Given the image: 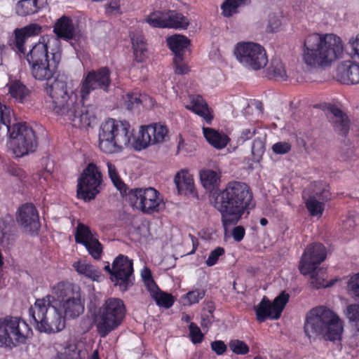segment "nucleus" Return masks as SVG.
I'll use <instances>...</instances> for the list:
<instances>
[{
    "label": "nucleus",
    "mask_w": 359,
    "mask_h": 359,
    "mask_svg": "<svg viewBox=\"0 0 359 359\" xmlns=\"http://www.w3.org/2000/svg\"><path fill=\"white\" fill-rule=\"evenodd\" d=\"M47 107L72 122L76 128L88 127L96 118V107L81 104L74 92L72 81L65 74H58L45 88Z\"/></svg>",
    "instance_id": "f257e3e1"
},
{
    "label": "nucleus",
    "mask_w": 359,
    "mask_h": 359,
    "mask_svg": "<svg viewBox=\"0 0 359 359\" xmlns=\"http://www.w3.org/2000/svg\"><path fill=\"white\" fill-rule=\"evenodd\" d=\"M255 206L249 186L240 181H230L215 201V208L222 215L225 234L231 226L237 224L245 212L248 214Z\"/></svg>",
    "instance_id": "f03ea898"
},
{
    "label": "nucleus",
    "mask_w": 359,
    "mask_h": 359,
    "mask_svg": "<svg viewBox=\"0 0 359 359\" xmlns=\"http://www.w3.org/2000/svg\"><path fill=\"white\" fill-rule=\"evenodd\" d=\"M343 53L341 39L334 34L313 33L304 41L302 59L312 69H325L339 59Z\"/></svg>",
    "instance_id": "7ed1b4c3"
},
{
    "label": "nucleus",
    "mask_w": 359,
    "mask_h": 359,
    "mask_svg": "<svg viewBox=\"0 0 359 359\" xmlns=\"http://www.w3.org/2000/svg\"><path fill=\"white\" fill-rule=\"evenodd\" d=\"M304 330L310 341H334L341 339L344 326L333 310L325 306H318L306 313Z\"/></svg>",
    "instance_id": "20e7f679"
},
{
    "label": "nucleus",
    "mask_w": 359,
    "mask_h": 359,
    "mask_svg": "<svg viewBox=\"0 0 359 359\" xmlns=\"http://www.w3.org/2000/svg\"><path fill=\"white\" fill-rule=\"evenodd\" d=\"M135 137L129 122L108 118L99 131V147L106 154H114L124 148L134 149Z\"/></svg>",
    "instance_id": "39448f33"
},
{
    "label": "nucleus",
    "mask_w": 359,
    "mask_h": 359,
    "mask_svg": "<svg viewBox=\"0 0 359 359\" xmlns=\"http://www.w3.org/2000/svg\"><path fill=\"white\" fill-rule=\"evenodd\" d=\"M35 329L40 332L55 333L65 327L63 313L51 303L50 297L38 299L29 310Z\"/></svg>",
    "instance_id": "423d86ee"
},
{
    "label": "nucleus",
    "mask_w": 359,
    "mask_h": 359,
    "mask_svg": "<svg viewBox=\"0 0 359 359\" xmlns=\"http://www.w3.org/2000/svg\"><path fill=\"white\" fill-rule=\"evenodd\" d=\"M327 255L325 247L320 243H313L306 247L299 262V269L304 276H310V284L314 288L330 286L326 281V271L319 266Z\"/></svg>",
    "instance_id": "0eeeda50"
},
{
    "label": "nucleus",
    "mask_w": 359,
    "mask_h": 359,
    "mask_svg": "<svg viewBox=\"0 0 359 359\" xmlns=\"http://www.w3.org/2000/svg\"><path fill=\"white\" fill-rule=\"evenodd\" d=\"M126 309L123 301L118 298H109L99 308L95 315V323L101 337H105L122 323Z\"/></svg>",
    "instance_id": "6e6552de"
},
{
    "label": "nucleus",
    "mask_w": 359,
    "mask_h": 359,
    "mask_svg": "<svg viewBox=\"0 0 359 359\" xmlns=\"http://www.w3.org/2000/svg\"><path fill=\"white\" fill-rule=\"evenodd\" d=\"M57 296L63 314L69 318L78 317L84 311V299L81 298L79 287L63 282L53 287Z\"/></svg>",
    "instance_id": "1a4fd4ad"
},
{
    "label": "nucleus",
    "mask_w": 359,
    "mask_h": 359,
    "mask_svg": "<svg viewBox=\"0 0 359 359\" xmlns=\"http://www.w3.org/2000/svg\"><path fill=\"white\" fill-rule=\"evenodd\" d=\"M128 199L133 208L145 214L159 212L165 208L159 192L152 187L130 189Z\"/></svg>",
    "instance_id": "9d476101"
},
{
    "label": "nucleus",
    "mask_w": 359,
    "mask_h": 359,
    "mask_svg": "<svg viewBox=\"0 0 359 359\" xmlns=\"http://www.w3.org/2000/svg\"><path fill=\"white\" fill-rule=\"evenodd\" d=\"M10 143L18 157L34 151L38 146L35 132L26 122L13 123Z\"/></svg>",
    "instance_id": "9b49d317"
},
{
    "label": "nucleus",
    "mask_w": 359,
    "mask_h": 359,
    "mask_svg": "<svg viewBox=\"0 0 359 359\" xmlns=\"http://www.w3.org/2000/svg\"><path fill=\"white\" fill-rule=\"evenodd\" d=\"M234 54L240 63L253 70L264 68L268 62L264 48L258 43L252 42L238 43L235 48Z\"/></svg>",
    "instance_id": "f8f14e48"
},
{
    "label": "nucleus",
    "mask_w": 359,
    "mask_h": 359,
    "mask_svg": "<svg viewBox=\"0 0 359 359\" xmlns=\"http://www.w3.org/2000/svg\"><path fill=\"white\" fill-rule=\"evenodd\" d=\"M331 198L328 185L323 184L321 181H315L312 184V190L307 189L303 191V198L310 216L317 219L322 217L325 203Z\"/></svg>",
    "instance_id": "ddd939ff"
},
{
    "label": "nucleus",
    "mask_w": 359,
    "mask_h": 359,
    "mask_svg": "<svg viewBox=\"0 0 359 359\" xmlns=\"http://www.w3.org/2000/svg\"><path fill=\"white\" fill-rule=\"evenodd\" d=\"M111 72L107 67L96 70H90L83 76L80 84V95L82 101L88 97L90 93L95 90H101L108 93L111 83Z\"/></svg>",
    "instance_id": "4468645a"
},
{
    "label": "nucleus",
    "mask_w": 359,
    "mask_h": 359,
    "mask_svg": "<svg viewBox=\"0 0 359 359\" xmlns=\"http://www.w3.org/2000/svg\"><path fill=\"white\" fill-rule=\"evenodd\" d=\"M139 136L135 137L134 149L140 151L151 144L164 142L168 140V130L165 126L154 123L141 126Z\"/></svg>",
    "instance_id": "2eb2a0df"
},
{
    "label": "nucleus",
    "mask_w": 359,
    "mask_h": 359,
    "mask_svg": "<svg viewBox=\"0 0 359 359\" xmlns=\"http://www.w3.org/2000/svg\"><path fill=\"white\" fill-rule=\"evenodd\" d=\"M288 299L289 294L285 292H282L276 297L273 302L264 297L259 304L255 306L257 320L262 323L267 318L271 320L278 319Z\"/></svg>",
    "instance_id": "dca6fc26"
},
{
    "label": "nucleus",
    "mask_w": 359,
    "mask_h": 359,
    "mask_svg": "<svg viewBox=\"0 0 359 359\" xmlns=\"http://www.w3.org/2000/svg\"><path fill=\"white\" fill-rule=\"evenodd\" d=\"M133 272L132 260L119 255L112 263L111 280L124 292L133 284Z\"/></svg>",
    "instance_id": "f3484780"
},
{
    "label": "nucleus",
    "mask_w": 359,
    "mask_h": 359,
    "mask_svg": "<svg viewBox=\"0 0 359 359\" xmlns=\"http://www.w3.org/2000/svg\"><path fill=\"white\" fill-rule=\"evenodd\" d=\"M51 58L29 66L32 76L38 81H46L50 83L51 79H55L57 74L58 65L61 60L59 51L50 53Z\"/></svg>",
    "instance_id": "a211bd4d"
},
{
    "label": "nucleus",
    "mask_w": 359,
    "mask_h": 359,
    "mask_svg": "<svg viewBox=\"0 0 359 359\" xmlns=\"http://www.w3.org/2000/svg\"><path fill=\"white\" fill-rule=\"evenodd\" d=\"M75 241L82 244L88 253L95 259H99L102 252V245L98 240L97 235L88 226L79 223L75 232Z\"/></svg>",
    "instance_id": "6ab92c4d"
},
{
    "label": "nucleus",
    "mask_w": 359,
    "mask_h": 359,
    "mask_svg": "<svg viewBox=\"0 0 359 359\" xmlns=\"http://www.w3.org/2000/svg\"><path fill=\"white\" fill-rule=\"evenodd\" d=\"M16 220L25 231L30 233L36 232L40 227L38 212L30 203L23 204L18 208Z\"/></svg>",
    "instance_id": "aec40b11"
},
{
    "label": "nucleus",
    "mask_w": 359,
    "mask_h": 359,
    "mask_svg": "<svg viewBox=\"0 0 359 359\" xmlns=\"http://www.w3.org/2000/svg\"><path fill=\"white\" fill-rule=\"evenodd\" d=\"M11 348L25 344L32 335L29 325L20 318L11 317Z\"/></svg>",
    "instance_id": "412c9836"
},
{
    "label": "nucleus",
    "mask_w": 359,
    "mask_h": 359,
    "mask_svg": "<svg viewBox=\"0 0 359 359\" xmlns=\"http://www.w3.org/2000/svg\"><path fill=\"white\" fill-rule=\"evenodd\" d=\"M327 110L329 112L327 118L334 130L338 134L346 137L350 130V120L348 116L339 108L333 105L330 106Z\"/></svg>",
    "instance_id": "4be33fe9"
},
{
    "label": "nucleus",
    "mask_w": 359,
    "mask_h": 359,
    "mask_svg": "<svg viewBox=\"0 0 359 359\" xmlns=\"http://www.w3.org/2000/svg\"><path fill=\"white\" fill-rule=\"evenodd\" d=\"M50 39L47 36L41 37L39 41L32 45L31 49L26 55V60L29 66L41 62H46L49 58L48 44Z\"/></svg>",
    "instance_id": "5701e85b"
},
{
    "label": "nucleus",
    "mask_w": 359,
    "mask_h": 359,
    "mask_svg": "<svg viewBox=\"0 0 359 359\" xmlns=\"http://www.w3.org/2000/svg\"><path fill=\"white\" fill-rule=\"evenodd\" d=\"M337 76L344 84H357L359 83V65L346 60L341 63L337 69Z\"/></svg>",
    "instance_id": "b1692460"
},
{
    "label": "nucleus",
    "mask_w": 359,
    "mask_h": 359,
    "mask_svg": "<svg viewBox=\"0 0 359 359\" xmlns=\"http://www.w3.org/2000/svg\"><path fill=\"white\" fill-rule=\"evenodd\" d=\"M53 32L58 38L65 40L76 39L78 32L72 20L67 16H62L55 22Z\"/></svg>",
    "instance_id": "393cba45"
},
{
    "label": "nucleus",
    "mask_w": 359,
    "mask_h": 359,
    "mask_svg": "<svg viewBox=\"0 0 359 359\" xmlns=\"http://www.w3.org/2000/svg\"><path fill=\"white\" fill-rule=\"evenodd\" d=\"M41 31V27L36 24H31L22 29L15 30V46L18 50L25 54V43L32 36L39 34Z\"/></svg>",
    "instance_id": "a878e982"
},
{
    "label": "nucleus",
    "mask_w": 359,
    "mask_h": 359,
    "mask_svg": "<svg viewBox=\"0 0 359 359\" xmlns=\"http://www.w3.org/2000/svg\"><path fill=\"white\" fill-rule=\"evenodd\" d=\"M169 48L174 53V57H186L189 54L190 40L183 35H173L167 39Z\"/></svg>",
    "instance_id": "bb28decb"
},
{
    "label": "nucleus",
    "mask_w": 359,
    "mask_h": 359,
    "mask_svg": "<svg viewBox=\"0 0 359 359\" xmlns=\"http://www.w3.org/2000/svg\"><path fill=\"white\" fill-rule=\"evenodd\" d=\"M102 181H79L77 184V196L84 201L95 198L100 192Z\"/></svg>",
    "instance_id": "cd10ccee"
},
{
    "label": "nucleus",
    "mask_w": 359,
    "mask_h": 359,
    "mask_svg": "<svg viewBox=\"0 0 359 359\" xmlns=\"http://www.w3.org/2000/svg\"><path fill=\"white\" fill-rule=\"evenodd\" d=\"M189 100L190 102L186 106V108L203 117L207 123H210L213 117L210 113L208 104L202 96L199 95H192L189 96Z\"/></svg>",
    "instance_id": "c85d7f7f"
},
{
    "label": "nucleus",
    "mask_w": 359,
    "mask_h": 359,
    "mask_svg": "<svg viewBox=\"0 0 359 359\" xmlns=\"http://www.w3.org/2000/svg\"><path fill=\"white\" fill-rule=\"evenodd\" d=\"M86 351L81 349L72 341H67L61 345L55 359H84Z\"/></svg>",
    "instance_id": "c756f323"
},
{
    "label": "nucleus",
    "mask_w": 359,
    "mask_h": 359,
    "mask_svg": "<svg viewBox=\"0 0 359 359\" xmlns=\"http://www.w3.org/2000/svg\"><path fill=\"white\" fill-rule=\"evenodd\" d=\"M72 267L78 274L92 280L100 281L102 277L101 271L85 259H79L74 262Z\"/></svg>",
    "instance_id": "7c9ffc66"
},
{
    "label": "nucleus",
    "mask_w": 359,
    "mask_h": 359,
    "mask_svg": "<svg viewBox=\"0 0 359 359\" xmlns=\"http://www.w3.org/2000/svg\"><path fill=\"white\" fill-rule=\"evenodd\" d=\"M203 131L204 137L208 143L216 149H221L224 148L229 141V138L226 135L219 133L215 129L203 128Z\"/></svg>",
    "instance_id": "2f4dec72"
},
{
    "label": "nucleus",
    "mask_w": 359,
    "mask_h": 359,
    "mask_svg": "<svg viewBox=\"0 0 359 359\" xmlns=\"http://www.w3.org/2000/svg\"><path fill=\"white\" fill-rule=\"evenodd\" d=\"M266 76L269 79L285 81L287 78L285 65L279 58H273L266 69Z\"/></svg>",
    "instance_id": "473e14b6"
},
{
    "label": "nucleus",
    "mask_w": 359,
    "mask_h": 359,
    "mask_svg": "<svg viewBox=\"0 0 359 359\" xmlns=\"http://www.w3.org/2000/svg\"><path fill=\"white\" fill-rule=\"evenodd\" d=\"M135 60L142 62L147 58V48L144 38L139 34H130Z\"/></svg>",
    "instance_id": "72a5a7b5"
},
{
    "label": "nucleus",
    "mask_w": 359,
    "mask_h": 359,
    "mask_svg": "<svg viewBox=\"0 0 359 359\" xmlns=\"http://www.w3.org/2000/svg\"><path fill=\"white\" fill-rule=\"evenodd\" d=\"M189 25V20L182 13L175 11L165 13V28L187 29Z\"/></svg>",
    "instance_id": "f704fd0d"
},
{
    "label": "nucleus",
    "mask_w": 359,
    "mask_h": 359,
    "mask_svg": "<svg viewBox=\"0 0 359 359\" xmlns=\"http://www.w3.org/2000/svg\"><path fill=\"white\" fill-rule=\"evenodd\" d=\"M11 316L0 318V347L11 348Z\"/></svg>",
    "instance_id": "c9c22d12"
},
{
    "label": "nucleus",
    "mask_w": 359,
    "mask_h": 359,
    "mask_svg": "<svg viewBox=\"0 0 359 359\" xmlns=\"http://www.w3.org/2000/svg\"><path fill=\"white\" fill-rule=\"evenodd\" d=\"M149 293L156 302V304L161 307L169 309L174 304L175 301L173 297L168 293L161 291L158 287H157V289L153 290Z\"/></svg>",
    "instance_id": "e433bc0d"
},
{
    "label": "nucleus",
    "mask_w": 359,
    "mask_h": 359,
    "mask_svg": "<svg viewBox=\"0 0 359 359\" xmlns=\"http://www.w3.org/2000/svg\"><path fill=\"white\" fill-rule=\"evenodd\" d=\"M9 93L19 102H25L27 100L29 90L20 81H15L9 86Z\"/></svg>",
    "instance_id": "4c0bfd02"
},
{
    "label": "nucleus",
    "mask_w": 359,
    "mask_h": 359,
    "mask_svg": "<svg viewBox=\"0 0 359 359\" xmlns=\"http://www.w3.org/2000/svg\"><path fill=\"white\" fill-rule=\"evenodd\" d=\"M39 9L37 0H20L16 5V13L21 16H26L36 13Z\"/></svg>",
    "instance_id": "58836bf2"
},
{
    "label": "nucleus",
    "mask_w": 359,
    "mask_h": 359,
    "mask_svg": "<svg viewBox=\"0 0 359 359\" xmlns=\"http://www.w3.org/2000/svg\"><path fill=\"white\" fill-rule=\"evenodd\" d=\"M204 296L205 291L203 290L196 289L184 294L181 298V302L184 306H191L198 303Z\"/></svg>",
    "instance_id": "ea45409f"
},
{
    "label": "nucleus",
    "mask_w": 359,
    "mask_h": 359,
    "mask_svg": "<svg viewBox=\"0 0 359 359\" xmlns=\"http://www.w3.org/2000/svg\"><path fill=\"white\" fill-rule=\"evenodd\" d=\"M248 0H226L222 5V14L224 17H231L237 13V8L246 4Z\"/></svg>",
    "instance_id": "a19ab883"
},
{
    "label": "nucleus",
    "mask_w": 359,
    "mask_h": 359,
    "mask_svg": "<svg viewBox=\"0 0 359 359\" xmlns=\"http://www.w3.org/2000/svg\"><path fill=\"white\" fill-rule=\"evenodd\" d=\"M100 168L93 163H90L83 170L78 180H102Z\"/></svg>",
    "instance_id": "79ce46f5"
},
{
    "label": "nucleus",
    "mask_w": 359,
    "mask_h": 359,
    "mask_svg": "<svg viewBox=\"0 0 359 359\" xmlns=\"http://www.w3.org/2000/svg\"><path fill=\"white\" fill-rule=\"evenodd\" d=\"M345 316L359 332V304L348 305L345 311Z\"/></svg>",
    "instance_id": "37998d69"
},
{
    "label": "nucleus",
    "mask_w": 359,
    "mask_h": 359,
    "mask_svg": "<svg viewBox=\"0 0 359 359\" xmlns=\"http://www.w3.org/2000/svg\"><path fill=\"white\" fill-rule=\"evenodd\" d=\"M146 22L153 27L165 28V13L161 11L151 13Z\"/></svg>",
    "instance_id": "c03bdc74"
},
{
    "label": "nucleus",
    "mask_w": 359,
    "mask_h": 359,
    "mask_svg": "<svg viewBox=\"0 0 359 359\" xmlns=\"http://www.w3.org/2000/svg\"><path fill=\"white\" fill-rule=\"evenodd\" d=\"M179 194L186 196L195 195L194 181H174Z\"/></svg>",
    "instance_id": "a18cd8bd"
},
{
    "label": "nucleus",
    "mask_w": 359,
    "mask_h": 359,
    "mask_svg": "<svg viewBox=\"0 0 359 359\" xmlns=\"http://www.w3.org/2000/svg\"><path fill=\"white\" fill-rule=\"evenodd\" d=\"M140 95L137 93L130 92L123 96L124 104L128 110H132L134 108L139 107L142 100Z\"/></svg>",
    "instance_id": "49530a36"
},
{
    "label": "nucleus",
    "mask_w": 359,
    "mask_h": 359,
    "mask_svg": "<svg viewBox=\"0 0 359 359\" xmlns=\"http://www.w3.org/2000/svg\"><path fill=\"white\" fill-rule=\"evenodd\" d=\"M265 151L264 142L260 139H255L252 145V155L255 162H259Z\"/></svg>",
    "instance_id": "de8ad7c7"
},
{
    "label": "nucleus",
    "mask_w": 359,
    "mask_h": 359,
    "mask_svg": "<svg viewBox=\"0 0 359 359\" xmlns=\"http://www.w3.org/2000/svg\"><path fill=\"white\" fill-rule=\"evenodd\" d=\"M41 164L45 165L43 170L40 173L39 180H48L50 177H55L53 175L54 172V163L48 158H43L41 159Z\"/></svg>",
    "instance_id": "09e8293b"
},
{
    "label": "nucleus",
    "mask_w": 359,
    "mask_h": 359,
    "mask_svg": "<svg viewBox=\"0 0 359 359\" xmlns=\"http://www.w3.org/2000/svg\"><path fill=\"white\" fill-rule=\"evenodd\" d=\"M222 177V172L217 168L215 170L203 168L199 171V180H220Z\"/></svg>",
    "instance_id": "8fccbe9b"
},
{
    "label": "nucleus",
    "mask_w": 359,
    "mask_h": 359,
    "mask_svg": "<svg viewBox=\"0 0 359 359\" xmlns=\"http://www.w3.org/2000/svg\"><path fill=\"white\" fill-rule=\"evenodd\" d=\"M186 57L177 56L173 58L175 67V73L178 75L186 74L189 72V69L185 62Z\"/></svg>",
    "instance_id": "3c124183"
},
{
    "label": "nucleus",
    "mask_w": 359,
    "mask_h": 359,
    "mask_svg": "<svg viewBox=\"0 0 359 359\" xmlns=\"http://www.w3.org/2000/svg\"><path fill=\"white\" fill-rule=\"evenodd\" d=\"M230 349L236 354L245 355L248 353L249 347L243 341L233 339L229 342Z\"/></svg>",
    "instance_id": "603ef678"
},
{
    "label": "nucleus",
    "mask_w": 359,
    "mask_h": 359,
    "mask_svg": "<svg viewBox=\"0 0 359 359\" xmlns=\"http://www.w3.org/2000/svg\"><path fill=\"white\" fill-rule=\"evenodd\" d=\"M189 330L191 340L194 344L202 342L203 334L196 324L190 323Z\"/></svg>",
    "instance_id": "864d4df0"
},
{
    "label": "nucleus",
    "mask_w": 359,
    "mask_h": 359,
    "mask_svg": "<svg viewBox=\"0 0 359 359\" xmlns=\"http://www.w3.org/2000/svg\"><path fill=\"white\" fill-rule=\"evenodd\" d=\"M224 254V249L222 247H217L210 252L208 259L205 260V264L208 266H212L215 265L219 258Z\"/></svg>",
    "instance_id": "5fc2aeb1"
},
{
    "label": "nucleus",
    "mask_w": 359,
    "mask_h": 359,
    "mask_svg": "<svg viewBox=\"0 0 359 359\" xmlns=\"http://www.w3.org/2000/svg\"><path fill=\"white\" fill-rule=\"evenodd\" d=\"M141 276L143 279L144 283L149 292L153 290L157 289L158 286L152 279L151 271L149 269H148L147 268H144L142 271Z\"/></svg>",
    "instance_id": "6e6d98bb"
},
{
    "label": "nucleus",
    "mask_w": 359,
    "mask_h": 359,
    "mask_svg": "<svg viewBox=\"0 0 359 359\" xmlns=\"http://www.w3.org/2000/svg\"><path fill=\"white\" fill-rule=\"evenodd\" d=\"M219 182L220 181H201L205 189L212 196H219L222 192L219 189Z\"/></svg>",
    "instance_id": "4d7b16f0"
},
{
    "label": "nucleus",
    "mask_w": 359,
    "mask_h": 359,
    "mask_svg": "<svg viewBox=\"0 0 359 359\" xmlns=\"http://www.w3.org/2000/svg\"><path fill=\"white\" fill-rule=\"evenodd\" d=\"M348 288L351 294L359 299V273L351 276L348 283Z\"/></svg>",
    "instance_id": "13d9d810"
},
{
    "label": "nucleus",
    "mask_w": 359,
    "mask_h": 359,
    "mask_svg": "<svg viewBox=\"0 0 359 359\" xmlns=\"http://www.w3.org/2000/svg\"><path fill=\"white\" fill-rule=\"evenodd\" d=\"M13 115L12 109L6 104L0 103V122L7 123L8 124L11 123V117Z\"/></svg>",
    "instance_id": "bf43d9fd"
},
{
    "label": "nucleus",
    "mask_w": 359,
    "mask_h": 359,
    "mask_svg": "<svg viewBox=\"0 0 359 359\" xmlns=\"http://www.w3.org/2000/svg\"><path fill=\"white\" fill-rule=\"evenodd\" d=\"M11 219H0V243H3L11 231Z\"/></svg>",
    "instance_id": "052dcab7"
},
{
    "label": "nucleus",
    "mask_w": 359,
    "mask_h": 359,
    "mask_svg": "<svg viewBox=\"0 0 359 359\" xmlns=\"http://www.w3.org/2000/svg\"><path fill=\"white\" fill-rule=\"evenodd\" d=\"M272 149L276 154H285L291 150V144L286 142H278L273 145Z\"/></svg>",
    "instance_id": "680f3d73"
},
{
    "label": "nucleus",
    "mask_w": 359,
    "mask_h": 359,
    "mask_svg": "<svg viewBox=\"0 0 359 359\" xmlns=\"http://www.w3.org/2000/svg\"><path fill=\"white\" fill-rule=\"evenodd\" d=\"M281 25L280 20L275 15H270L269 17L268 25L266 27V32H276L278 30Z\"/></svg>",
    "instance_id": "e2e57ef3"
},
{
    "label": "nucleus",
    "mask_w": 359,
    "mask_h": 359,
    "mask_svg": "<svg viewBox=\"0 0 359 359\" xmlns=\"http://www.w3.org/2000/svg\"><path fill=\"white\" fill-rule=\"evenodd\" d=\"M12 124L0 122V141H3L6 137H8L11 140Z\"/></svg>",
    "instance_id": "0e129e2a"
},
{
    "label": "nucleus",
    "mask_w": 359,
    "mask_h": 359,
    "mask_svg": "<svg viewBox=\"0 0 359 359\" xmlns=\"http://www.w3.org/2000/svg\"><path fill=\"white\" fill-rule=\"evenodd\" d=\"M211 348L217 355L224 354L226 351V346L222 341H215L211 343Z\"/></svg>",
    "instance_id": "69168bd1"
},
{
    "label": "nucleus",
    "mask_w": 359,
    "mask_h": 359,
    "mask_svg": "<svg viewBox=\"0 0 359 359\" xmlns=\"http://www.w3.org/2000/svg\"><path fill=\"white\" fill-rule=\"evenodd\" d=\"M256 133L255 128L244 129L238 138V142L243 143L244 142L251 139Z\"/></svg>",
    "instance_id": "338daca9"
},
{
    "label": "nucleus",
    "mask_w": 359,
    "mask_h": 359,
    "mask_svg": "<svg viewBox=\"0 0 359 359\" xmlns=\"http://www.w3.org/2000/svg\"><path fill=\"white\" fill-rule=\"evenodd\" d=\"M348 43L353 51V57H357L359 60V34L356 35L355 38L351 39Z\"/></svg>",
    "instance_id": "774afa93"
}]
</instances>
